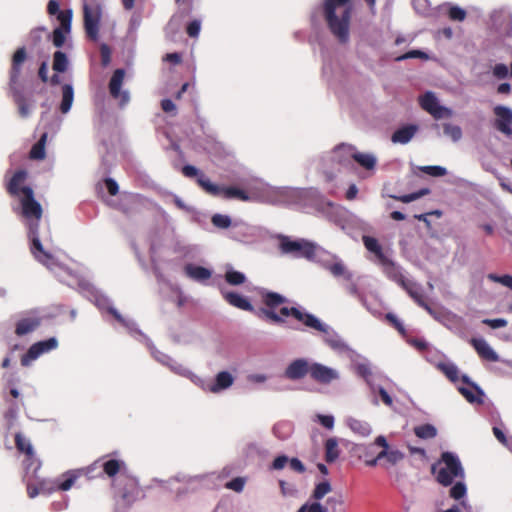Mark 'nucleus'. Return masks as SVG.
Returning <instances> with one entry per match:
<instances>
[{"label": "nucleus", "mask_w": 512, "mask_h": 512, "mask_svg": "<svg viewBox=\"0 0 512 512\" xmlns=\"http://www.w3.org/2000/svg\"><path fill=\"white\" fill-rule=\"evenodd\" d=\"M124 69H116L109 82V92L114 99H120V104L125 105L129 101V94L126 91H121L124 81Z\"/></svg>", "instance_id": "12"}, {"label": "nucleus", "mask_w": 512, "mask_h": 512, "mask_svg": "<svg viewBox=\"0 0 512 512\" xmlns=\"http://www.w3.org/2000/svg\"><path fill=\"white\" fill-rule=\"evenodd\" d=\"M57 346L58 341L54 337L32 344L28 351L21 357V365L28 366L31 361L36 360L44 353L56 349Z\"/></svg>", "instance_id": "9"}, {"label": "nucleus", "mask_w": 512, "mask_h": 512, "mask_svg": "<svg viewBox=\"0 0 512 512\" xmlns=\"http://www.w3.org/2000/svg\"><path fill=\"white\" fill-rule=\"evenodd\" d=\"M310 377L316 382L328 384L338 377L335 370L319 363L311 364Z\"/></svg>", "instance_id": "15"}, {"label": "nucleus", "mask_w": 512, "mask_h": 512, "mask_svg": "<svg viewBox=\"0 0 512 512\" xmlns=\"http://www.w3.org/2000/svg\"><path fill=\"white\" fill-rule=\"evenodd\" d=\"M448 16L453 21H463L466 18V11L458 6H452L448 11Z\"/></svg>", "instance_id": "51"}, {"label": "nucleus", "mask_w": 512, "mask_h": 512, "mask_svg": "<svg viewBox=\"0 0 512 512\" xmlns=\"http://www.w3.org/2000/svg\"><path fill=\"white\" fill-rule=\"evenodd\" d=\"M102 18V7L96 2L84 3L83 25L86 37L92 41L99 40L100 23Z\"/></svg>", "instance_id": "5"}, {"label": "nucleus", "mask_w": 512, "mask_h": 512, "mask_svg": "<svg viewBox=\"0 0 512 512\" xmlns=\"http://www.w3.org/2000/svg\"><path fill=\"white\" fill-rule=\"evenodd\" d=\"M417 130L418 127L416 125H406L404 127L397 129L392 134L391 140L394 143L406 144L413 138Z\"/></svg>", "instance_id": "24"}, {"label": "nucleus", "mask_w": 512, "mask_h": 512, "mask_svg": "<svg viewBox=\"0 0 512 512\" xmlns=\"http://www.w3.org/2000/svg\"><path fill=\"white\" fill-rule=\"evenodd\" d=\"M15 446L17 450L25 454V466L29 470L33 468L35 471L40 467V462L35 456L33 446L29 439L23 436L22 433L18 432L15 434Z\"/></svg>", "instance_id": "10"}, {"label": "nucleus", "mask_w": 512, "mask_h": 512, "mask_svg": "<svg viewBox=\"0 0 512 512\" xmlns=\"http://www.w3.org/2000/svg\"><path fill=\"white\" fill-rule=\"evenodd\" d=\"M401 287L420 307L425 309L428 313L433 314V310L431 306L428 304L424 292L418 284L407 279L404 285H402Z\"/></svg>", "instance_id": "14"}, {"label": "nucleus", "mask_w": 512, "mask_h": 512, "mask_svg": "<svg viewBox=\"0 0 512 512\" xmlns=\"http://www.w3.org/2000/svg\"><path fill=\"white\" fill-rule=\"evenodd\" d=\"M201 29V22L199 20H193L188 23L186 27V33L191 38L198 37Z\"/></svg>", "instance_id": "54"}, {"label": "nucleus", "mask_w": 512, "mask_h": 512, "mask_svg": "<svg viewBox=\"0 0 512 512\" xmlns=\"http://www.w3.org/2000/svg\"><path fill=\"white\" fill-rule=\"evenodd\" d=\"M52 68L58 73H63L67 70L68 58L64 52L58 50L53 54Z\"/></svg>", "instance_id": "35"}, {"label": "nucleus", "mask_w": 512, "mask_h": 512, "mask_svg": "<svg viewBox=\"0 0 512 512\" xmlns=\"http://www.w3.org/2000/svg\"><path fill=\"white\" fill-rule=\"evenodd\" d=\"M164 61L170 62L174 65H178L182 62V56L180 53L174 52V53H168L163 58Z\"/></svg>", "instance_id": "63"}, {"label": "nucleus", "mask_w": 512, "mask_h": 512, "mask_svg": "<svg viewBox=\"0 0 512 512\" xmlns=\"http://www.w3.org/2000/svg\"><path fill=\"white\" fill-rule=\"evenodd\" d=\"M13 101L18 107L19 115L22 118H27L31 112V105L28 103V100L24 96L23 92L19 88H14L10 90Z\"/></svg>", "instance_id": "22"}, {"label": "nucleus", "mask_w": 512, "mask_h": 512, "mask_svg": "<svg viewBox=\"0 0 512 512\" xmlns=\"http://www.w3.org/2000/svg\"><path fill=\"white\" fill-rule=\"evenodd\" d=\"M41 324V318L37 315L24 316L16 322L15 334L17 336H24L28 333L35 331Z\"/></svg>", "instance_id": "18"}, {"label": "nucleus", "mask_w": 512, "mask_h": 512, "mask_svg": "<svg viewBox=\"0 0 512 512\" xmlns=\"http://www.w3.org/2000/svg\"><path fill=\"white\" fill-rule=\"evenodd\" d=\"M341 148H355V147L352 145L341 144L333 150V153H332L333 160L341 165H346V164L350 163V161L353 160V158H352V156H348V154H349L348 151H346V150L340 151Z\"/></svg>", "instance_id": "34"}, {"label": "nucleus", "mask_w": 512, "mask_h": 512, "mask_svg": "<svg viewBox=\"0 0 512 512\" xmlns=\"http://www.w3.org/2000/svg\"><path fill=\"white\" fill-rule=\"evenodd\" d=\"M245 483H246V479L245 478H243V477H236V478L232 479L231 481L227 482L225 484V487L227 489H230V490H233L235 492L240 493V492L243 491Z\"/></svg>", "instance_id": "49"}, {"label": "nucleus", "mask_w": 512, "mask_h": 512, "mask_svg": "<svg viewBox=\"0 0 512 512\" xmlns=\"http://www.w3.org/2000/svg\"><path fill=\"white\" fill-rule=\"evenodd\" d=\"M494 113L497 116L495 127L503 134L510 136L512 134V111L504 106H496Z\"/></svg>", "instance_id": "13"}, {"label": "nucleus", "mask_w": 512, "mask_h": 512, "mask_svg": "<svg viewBox=\"0 0 512 512\" xmlns=\"http://www.w3.org/2000/svg\"><path fill=\"white\" fill-rule=\"evenodd\" d=\"M420 170L433 177H442L447 174L446 168L441 166H423Z\"/></svg>", "instance_id": "50"}, {"label": "nucleus", "mask_w": 512, "mask_h": 512, "mask_svg": "<svg viewBox=\"0 0 512 512\" xmlns=\"http://www.w3.org/2000/svg\"><path fill=\"white\" fill-rule=\"evenodd\" d=\"M290 468L298 473H304L306 468L298 458H292L288 461Z\"/></svg>", "instance_id": "61"}, {"label": "nucleus", "mask_w": 512, "mask_h": 512, "mask_svg": "<svg viewBox=\"0 0 512 512\" xmlns=\"http://www.w3.org/2000/svg\"><path fill=\"white\" fill-rule=\"evenodd\" d=\"M280 249L285 254L313 260L316 257L317 246L305 239L291 240L289 237L284 236L280 242Z\"/></svg>", "instance_id": "7"}, {"label": "nucleus", "mask_w": 512, "mask_h": 512, "mask_svg": "<svg viewBox=\"0 0 512 512\" xmlns=\"http://www.w3.org/2000/svg\"><path fill=\"white\" fill-rule=\"evenodd\" d=\"M225 280L230 285H241L246 281V276L239 271L236 270H228L225 273Z\"/></svg>", "instance_id": "42"}, {"label": "nucleus", "mask_w": 512, "mask_h": 512, "mask_svg": "<svg viewBox=\"0 0 512 512\" xmlns=\"http://www.w3.org/2000/svg\"><path fill=\"white\" fill-rule=\"evenodd\" d=\"M404 457V453L397 449L382 450L378 453V458H385L390 465L398 464Z\"/></svg>", "instance_id": "33"}, {"label": "nucleus", "mask_w": 512, "mask_h": 512, "mask_svg": "<svg viewBox=\"0 0 512 512\" xmlns=\"http://www.w3.org/2000/svg\"><path fill=\"white\" fill-rule=\"evenodd\" d=\"M412 58H420V59L426 60V59H428V55L421 50H411L401 56H398L396 58V60L402 61V60L412 59Z\"/></svg>", "instance_id": "53"}, {"label": "nucleus", "mask_w": 512, "mask_h": 512, "mask_svg": "<svg viewBox=\"0 0 512 512\" xmlns=\"http://www.w3.org/2000/svg\"><path fill=\"white\" fill-rule=\"evenodd\" d=\"M466 486L463 482L459 481L457 483H455L451 489H450V497L455 499V500H459L461 498H463L466 494Z\"/></svg>", "instance_id": "47"}, {"label": "nucleus", "mask_w": 512, "mask_h": 512, "mask_svg": "<svg viewBox=\"0 0 512 512\" xmlns=\"http://www.w3.org/2000/svg\"><path fill=\"white\" fill-rule=\"evenodd\" d=\"M328 270L335 277H343L347 281L352 280V273L347 270L342 262H336L328 266Z\"/></svg>", "instance_id": "37"}, {"label": "nucleus", "mask_w": 512, "mask_h": 512, "mask_svg": "<svg viewBox=\"0 0 512 512\" xmlns=\"http://www.w3.org/2000/svg\"><path fill=\"white\" fill-rule=\"evenodd\" d=\"M483 324L488 325L489 327L493 329L502 328L507 326V320L503 318H497V319H484Z\"/></svg>", "instance_id": "58"}, {"label": "nucleus", "mask_w": 512, "mask_h": 512, "mask_svg": "<svg viewBox=\"0 0 512 512\" xmlns=\"http://www.w3.org/2000/svg\"><path fill=\"white\" fill-rule=\"evenodd\" d=\"M77 475L74 473H67L64 475V480L57 483L56 489L61 491L69 490L75 483Z\"/></svg>", "instance_id": "45"}, {"label": "nucleus", "mask_w": 512, "mask_h": 512, "mask_svg": "<svg viewBox=\"0 0 512 512\" xmlns=\"http://www.w3.org/2000/svg\"><path fill=\"white\" fill-rule=\"evenodd\" d=\"M104 182H105V186L107 188V191H108V193L111 196H115V195L118 194L119 186H118L117 182L114 179L106 178Z\"/></svg>", "instance_id": "59"}, {"label": "nucleus", "mask_w": 512, "mask_h": 512, "mask_svg": "<svg viewBox=\"0 0 512 512\" xmlns=\"http://www.w3.org/2000/svg\"><path fill=\"white\" fill-rule=\"evenodd\" d=\"M493 74L499 79H504L508 75V68L505 64H496L493 68Z\"/></svg>", "instance_id": "60"}, {"label": "nucleus", "mask_w": 512, "mask_h": 512, "mask_svg": "<svg viewBox=\"0 0 512 512\" xmlns=\"http://www.w3.org/2000/svg\"><path fill=\"white\" fill-rule=\"evenodd\" d=\"M234 382L233 376L227 371L219 372L215 377V382L209 386V391L218 393L229 388Z\"/></svg>", "instance_id": "23"}, {"label": "nucleus", "mask_w": 512, "mask_h": 512, "mask_svg": "<svg viewBox=\"0 0 512 512\" xmlns=\"http://www.w3.org/2000/svg\"><path fill=\"white\" fill-rule=\"evenodd\" d=\"M288 461H289V458L286 455L277 456L271 464V469L272 470H281L286 466Z\"/></svg>", "instance_id": "57"}, {"label": "nucleus", "mask_w": 512, "mask_h": 512, "mask_svg": "<svg viewBox=\"0 0 512 512\" xmlns=\"http://www.w3.org/2000/svg\"><path fill=\"white\" fill-rule=\"evenodd\" d=\"M73 12L71 9L62 10L57 15V20L60 23L59 29H64L66 32L71 31Z\"/></svg>", "instance_id": "40"}, {"label": "nucleus", "mask_w": 512, "mask_h": 512, "mask_svg": "<svg viewBox=\"0 0 512 512\" xmlns=\"http://www.w3.org/2000/svg\"><path fill=\"white\" fill-rule=\"evenodd\" d=\"M379 263L383 267L385 275L390 280L396 282L400 286L404 285L407 279L400 271V268L392 260L386 257L385 260H382Z\"/></svg>", "instance_id": "19"}, {"label": "nucleus", "mask_w": 512, "mask_h": 512, "mask_svg": "<svg viewBox=\"0 0 512 512\" xmlns=\"http://www.w3.org/2000/svg\"><path fill=\"white\" fill-rule=\"evenodd\" d=\"M487 279L492 282H495V283H500L503 286L508 287L509 289L512 290V276L511 275L505 274V275L499 276L497 274L490 273L487 275Z\"/></svg>", "instance_id": "44"}, {"label": "nucleus", "mask_w": 512, "mask_h": 512, "mask_svg": "<svg viewBox=\"0 0 512 512\" xmlns=\"http://www.w3.org/2000/svg\"><path fill=\"white\" fill-rule=\"evenodd\" d=\"M26 177L27 172L25 170L16 171L6 186L7 192L11 196H19L20 193L22 194V187H20V185L25 181Z\"/></svg>", "instance_id": "25"}, {"label": "nucleus", "mask_w": 512, "mask_h": 512, "mask_svg": "<svg viewBox=\"0 0 512 512\" xmlns=\"http://www.w3.org/2000/svg\"><path fill=\"white\" fill-rule=\"evenodd\" d=\"M212 224L221 229H227L231 226V219L227 215L214 214L211 218Z\"/></svg>", "instance_id": "43"}, {"label": "nucleus", "mask_w": 512, "mask_h": 512, "mask_svg": "<svg viewBox=\"0 0 512 512\" xmlns=\"http://www.w3.org/2000/svg\"><path fill=\"white\" fill-rule=\"evenodd\" d=\"M311 364L305 359H297L289 364L286 368L285 375L291 380H298L310 375Z\"/></svg>", "instance_id": "17"}, {"label": "nucleus", "mask_w": 512, "mask_h": 512, "mask_svg": "<svg viewBox=\"0 0 512 512\" xmlns=\"http://www.w3.org/2000/svg\"><path fill=\"white\" fill-rule=\"evenodd\" d=\"M161 108L166 113H172L176 111V105L170 99H163L161 101Z\"/></svg>", "instance_id": "64"}, {"label": "nucleus", "mask_w": 512, "mask_h": 512, "mask_svg": "<svg viewBox=\"0 0 512 512\" xmlns=\"http://www.w3.org/2000/svg\"><path fill=\"white\" fill-rule=\"evenodd\" d=\"M261 301L265 307L259 308L257 311L249 300L236 292H227L224 294V299L232 306L255 313L259 318L266 321L280 324L284 323L283 317H293L297 321L303 323L305 326L315 329L320 332H327V327L314 315L306 312H302L295 307H281L279 314L276 313V309L287 302V299L277 293L268 290L260 291Z\"/></svg>", "instance_id": "1"}, {"label": "nucleus", "mask_w": 512, "mask_h": 512, "mask_svg": "<svg viewBox=\"0 0 512 512\" xmlns=\"http://www.w3.org/2000/svg\"><path fill=\"white\" fill-rule=\"evenodd\" d=\"M419 103L421 108L431 114L435 119L449 118L452 116V111L441 106L433 92L428 91L420 96Z\"/></svg>", "instance_id": "8"}, {"label": "nucleus", "mask_w": 512, "mask_h": 512, "mask_svg": "<svg viewBox=\"0 0 512 512\" xmlns=\"http://www.w3.org/2000/svg\"><path fill=\"white\" fill-rule=\"evenodd\" d=\"M68 33L69 32H66V30H64V29L55 28L53 31V37H52L53 45L57 48H61L65 43V39H66L65 35Z\"/></svg>", "instance_id": "48"}, {"label": "nucleus", "mask_w": 512, "mask_h": 512, "mask_svg": "<svg viewBox=\"0 0 512 512\" xmlns=\"http://www.w3.org/2000/svg\"><path fill=\"white\" fill-rule=\"evenodd\" d=\"M414 434L421 439H432L437 435V429L432 424H423L414 428Z\"/></svg>", "instance_id": "36"}, {"label": "nucleus", "mask_w": 512, "mask_h": 512, "mask_svg": "<svg viewBox=\"0 0 512 512\" xmlns=\"http://www.w3.org/2000/svg\"><path fill=\"white\" fill-rule=\"evenodd\" d=\"M362 242L365 248L376 256L378 262L385 260L387 256L384 254L382 246L380 245L379 241L376 238L368 235H363Z\"/></svg>", "instance_id": "26"}, {"label": "nucleus", "mask_w": 512, "mask_h": 512, "mask_svg": "<svg viewBox=\"0 0 512 512\" xmlns=\"http://www.w3.org/2000/svg\"><path fill=\"white\" fill-rule=\"evenodd\" d=\"M387 321L402 335H405L406 330L403 324L397 319V317L392 313L386 314Z\"/></svg>", "instance_id": "55"}, {"label": "nucleus", "mask_w": 512, "mask_h": 512, "mask_svg": "<svg viewBox=\"0 0 512 512\" xmlns=\"http://www.w3.org/2000/svg\"><path fill=\"white\" fill-rule=\"evenodd\" d=\"M351 0H325L324 18L331 33L340 43L349 40V27L352 13Z\"/></svg>", "instance_id": "3"}, {"label": "nucleus", "mask_w": 512, "mask_h": 512, "mask_svg": "<svg viewBox=\"0 0 512 512\" xmlns=\"http://www.w3.org/2000/svg\"><path fill=\"white\" fill-rule=\"evenodd\" d=\"M439 370L452 382H456L459 379V370L452 363H440L438 365Z\"/></svg>", "instance_id": "38"}, {"label": "nucleus", "mask_w": 512, "mask_h": 512, "mask_svg": "<svg viewBox=\"0 0 512 512\" xmlns=\"http://www.w3.org/2000/svg\"><path fill=\"white\" fill-rule=\"evenodd\" d=\"M347 425L354 433L361 437H367L371 433V426L366 421L356 418H349Z\"/></svg>", "instance_id": "28"}, {"label": "nucleus", "mask_w": 512, "mask_h": 512, "mask_svg": "<svg viewBox=\"0 0 512 512\" xmlns=\"http://www.w3.org/2000/svg\"><path fill=\"white\" fill-rule=\"evenodd\" d=\"M184 271L188 277H190L196 281H205L211 277V271L202 266L187 264L184 267Z\"/></svg>", "instance_id": "27"}, {"label": "nucleus", "mask_w": 512, "mask_h": 512, "mask_svg": "<svg viewBox=\"0 0 512 512\" xmlns=\"http://www.w3.org/2000/svg\"><path fill=\"white\" fill-rule=\"evenodd\" d=\"M331 490H332V487L328 481L320 482L315 486L311 497L315 500V502H318L326 494H328Z\"/></svg>", "instance_id": "41"}, {"label": "nucleus", "mask_w": 512, "mask_h": 512, "mask_svg": "<svg viewBox=\"0 0 512 512\" xmlns=\"http://www.w3.org/2000/svg\"><path fill=\"white\" fill-rule=\"evenodd\" d=\"M318 422L326 429L331 430L334 427V417L332 415L317 414Z\"/></svg>", "instance_id": "56"}, {"label": "nucleus", "mask_w": 512, "mask_h": 512, "mask_svg": "<svg viewBox=\"0 0 512 512\" xmlns=\"http://www.w3.org/2000/svg\"><path fill=\"white\" fill-rule=\"evenodd\" d=\"M341 150L348 151V156H352L353 160L366 170H373L376 166V158L372 154L358 152L356 148H341Z\"/></svg>", "instance_id": "21"}, {"label": "nucleus", "mask_w": 512, "mask_h": 512, "mask_svg": "<svg viewBox=\"0 0 512 512\" xmlns=\"http://www.w3.org/2000/svg\"><path fill=\"white\" fill-rule=\"evenodd\" d=\"M444 133L449 136L453 141H458L462 137V130L457 125L449 123L444 124Z\"/></svg>", "instance_id": "46"}, {"label": "nucleus", "mask_w": 512, "mask_h": 512, "mask_svg": "<svg viewBox=\"0 0 512 512\" xmlns=\"http://www.w3.org/2000/svg\"><path fill=\"white\" fill-rule=\"evenodd\" d=\"M47 141V133H43L40 139L32 146L29 157L33 160H43L46 156L45 145Z\"/></svg>", "instance_id": "30"}, {"label": "nucleus", "mask_w": 512, "mask_h": 512, "mask_svg": "<svg viewBox=\"0 0 512 512\" xmlns=\"http://www.w3.org/2000/svg\"><path fill=\"white\" fill-rule=\"evenodd\" d=\"M297 512H328V510L319 502H313L311 504L302 505Z\"/></svg>", "instance_id": "52"}, {"label": "nucleus", "mask_w": 512, "mask_h": 512, "mask_svg": "<svg viewBox=\"0 0 512 512\" xmlns=\"http://www.w3.org/2000/svg\"><path fill=\"white\" fill-rule=\"evenodd\" d=\"M27 59V52L25 47L18 48L11 60V68L9 71V86L10 90L19 88L18 83L22 74V66Z\"/></svg>", "instance_id": "11"}, {"label": "nucleus", "mask_w": 512, "mask_h": 512, "mask_svg": "<svg viewBox=\"0 0 512 512\" xmlns=\"http://www.w3.org/2000/svg\"><path fill=\"white\" fill-rule=\"evenodd\" d=\"M470 343L482 359L491 362L498 360V355L484 339L472 338Z\"/></svg>", "instance_id": "20"}, {"label": "nucleus", "mask_w": 512, "mask_h": 512, "mask_svg": "<svg viewBox=\"0 0 512 512\" xmlns=\"http://www.w3.org/2000/svg\"><path fill=\"white\" fill-rule=\"evenodd\" d=\"M431 472L436 474V480L439 484L450 486L454 479H463L465 476L464 468L459 457L453 452H443L437 464H433Z\"/></svg>", "instance_id": "4"}, {"label": "nucleus", "mask_w": 512, "mask_h": 512, "mask_svg": "<svg viewBox=\"0 0 512 512\" xmlns=\"http://www.w3.org/2000/svg\"><path fill=\"white\" fill-rule=\"evenodd\" d=\"M21 192V214L27 220L28 236L31 239L30 251L38 262L51 269L57 265L56 258L52 253L44 249L39 236V221L43 214L42 207L35 200L31 187L23 186Z\"/></svg>", "instance_id": "2"}, {"label": "nucleus", "mask_w": 512, "mask_h": 512, "mask_svg": "<svg viewBox=\"0 0 512 512\" xmlns=\"http://www.w3.org/2000/svg\"><path fill=\"white\" fill-rule=\"evenodd\" d=\"M182 173H183V175L185 177H188V178H193V177L198 176V175L200 177L202 175V174L199 173V170L196 167L192 166V165H185V166H183Z\"/></svg>", "instance_id": "62"}, {"label": "nucleus", "mask_w": 512, "mask_h": 512, "mask_svg": "<svg viewBox=\"0 0 512 512\" xmlns=\"http://www.w3.org/2000/svg\"><path fill=\"white\" fill-rule=\"evenodd\" d=\"M461 381L469 387H460L459 392L469 403H483V391L473 382L470 381L467 375L461 377Z\"/></svg>", "instance_id": "16"}, {"label": "nucleus", "mask_w": 512, "mask_h": 512, "mask_svg": "<svg viewBox=\"0 0 512 512\" xmlns=\"http://www.w3.org/2000/svg\"><path fill=\"white\" fill-rule=\"evenodd\" d=\"M429 193H430V189L422 188L419 191L413 192L410 194H406V195H402V196L392 195L390 197L397 201L403 202V203H410V202L415 201L423 196L428 195Z\"/></svg>", "instance_id": "39"}, {"label": "nucleus", "mask_w": 512, "mask_h": 512, "mask_svg": "<svg viewBox=\"0 0 512 512\" xmlns=\"http://www.w3.org/2000/svg\"><path fill=\"white\" fill-rule=\"evenodd\" d=\"M125 468L126 464L123 460L109 459L102 463L104 473L110 478L114 477Z\"/></svg>", "instance_id": "29"}, {"label": "nucleus", "mask_w": 512, "mask_h": 512, "mask_svg": "<svg viewBox=\"0 0 512 512\" xmlns=\"http://www.w3.org/2000/svg\"><path fill=\"white\" fill-rule=\"evenodd\" d=\"M197 184L212 196H222L224 199H237L244 202L251 200L249 194L245 190L233 186H218L212 183L204 175L197 178Z\"/></svg>", "instance_id": "6"}, {"label": "nucleus", "mask_w": 512, "mask_h": 512, "mask_svg": "<svg viewBox=\"0 0 512 512\" xmlns=\"http://www.w3.org/2000/svg\"><path fill=\"white\" fill-rule=\"evenodd\" d=\"M340 455L338 441L336 438H329L325 442V460L328 463L334 462Z\"/></svg>", "instance_id": "32"}, {"label": "nucleus", "mask_w": 512, "mask_h": 512, "mask_svg": "<svg viewBox=\"0 0 512 512\" xmlns=\"http://www.w3.org/2000/svg\"><path fill=\"white\" fill-rule=\"evenodd\" d=\"M73 99H74L73 87L70 84L63 85L62 101L60 104V111L63 114H66L70 110L72 103H73Z\"/></svg>", "instance_id": "31"}]
</instances>
